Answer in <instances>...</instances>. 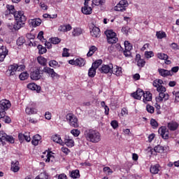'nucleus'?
Segmentation results:
<instances>
[{
	"instance_id": "7",
	"label": "nucleus",
	"mask_w": 179,
	"mask_h": 179,
	"mask_svg": "<svg viewBox=\"0 0 179 179\" xmlns=\"http://www.w3.org/2000/svg\"><path fill=\"white\" fill-rule=\"evenodd\" d=\"M66 120L72 127L77 128L79 127L78 119L73 113H69L66 115Z\"/></svg>"
},
{
	"instance_id": "45",
	"label": "nucleus",
	"mask_w": 179,
	"mask_h": 179,
	"mask_svg": "<svg viewBox=\"0 0 179 179\" xmlns=\"http://www.w3.org/2000/svg\"><path fill=\"white\" fill-rule=\"evenodd\" d=\"M38 53L40 55H43L45 54L47 52V49L45 47H43L42 45L39 44L38 45Z\"/></svg>"
},
{
	"instance_id": "1",
	"label": "nucleus",
	"mask_w": 179,
	"mask_h": 179,
	"mask_svg": "<svg viewBox=\"0 0 179 179\" xmlns=\"http://www.w3.org/2000/svg\"><path fill=\"white\" fill-rule=\"evenodd\" d=\"M43 72L45 73V74H49L50 78H52V79L59 78V75L57 72H55V71H54V69H52L51 67H48V66L43 67V69L42 71L41 66H36L32 69L31 73L29 74L31 79L34 80H41V78L43 75Z\"/></svg>"
},
{
	"instance_id": "41",
	"label": "nucleus",
	"mask_w": 179,
	"mask_h": 179,
	"mask_svg": "<svg viewBox=\"0 0 179 179\" xmlns=\"http://www.w3.org/2000/svg\"><path fill=\"white\" fill-rule=\"evenodd\" d=\"M102 63H103L102 59L96 60L95 62L92 63V68L97 69L102 64Z\"/></svg>"
},
{
	"instance_id": "18",
	"label": "nucleus",
	"mask_w": 179,
	"mask_h": 179,
	"mask_svg": "<svg viewBox=\"0 0 179 179\" xmlns=\"http://www.w3.org/2000/svg\"><path fill=\"white\" fill-rule=\"evenodd\" d=\"M152 100V94L150 91H145V94L143 95V102L148 103Z\"/></svg>"
},
{
	"instance_id": "57",
	"label": "nucleus",
	"mask_w": 179,
	"mask_h": 179,
	"mask_svg": "<svg viewBox=\"0 0 179 179\" xmlns=\"http://www.w3.org/2000/svg\"><path fill=\"white\" fill-rule=\"evenodd\" d=\"M71 134L73 135V136L78 137L80 134V131L78 129H73L71 131Z\"/></svg>"
},
{
	"instance_id": "44",
	"label": "nucleus",
	"mask_w": 179,
	"mask_h": 179,
	"mask_svg": "<svg viewBox=\"0 0 179 179\" xmlns=\"http://www.w3.org/2000/svg\"><path fill=\"white\" fill-rule=\"evenodd\" d=\"M0 120H2V122L10 124L11 122V119L9 116H6V114L4 115H2L1 117H0Z\"/></svg>"
},
{
	"instance_id": "33",
	"label": "nucleus",
	"mask_w": 179,
	"mask_h": 179,
	"mask_svg": "<svg viewBox=\"0 0 179 179\" xmlns=\"http://www.w3.org/2000/svg\"><path fill=\"white\" fill-rule=\"evenodd\" d=\"M41 140V136L39 134L34 135L31 141L32 145L36 146L38 142Z\"/></svg>"
},
{
	"instance_id": "35",
	"label": "nucleus",
	"mask_w": 179,
	"mask_h": 179,
	"mask_svg": "<svg viewBox=\"0 0 179 179\" xmlns=\"http://www.w3.org/2000/svg\"><path fill=\"white\" fill-rule=\"evenodd\" d=\"M96 50H97V48L95 45H92L90 48V50L87 53V57H92Z\"/></svg>"
},
{
	"instance_id": "32",
	"label": "nucleus",
	"mask_w": 179,
	"mask_h": 179,
	"mask_svg": "<svg viewBox=\"0 0 179 179\" xmlns=\"http://www.w3.org/2000/svg\"><path fill=\"white\" fill-rule=\"evenodd\" d=\"M48 66L53 69H58V68L61 67V65L59 64V63L55 59L50 60L48 62Z\"/></svg>"
},
{
	"instance_id": "42",
	"label": "nucleus",
	"mask_w": 179,
	"mask_h": 179,
	"mask_svg": "<svg viewBox=\"0 0 179 179\" xmlns=\"http://www.w3.org/2000/svg\"><path fill=\"white\" fill-rule=\"evenodd\" d=\"M16 43H17V46L23 45L26 43L24 37V36H20V38H18L17 39Z\"/></svg>"
},
{
	"instance_id": "59",
	"label": "nucleus",
	"mask_w": 179,
	"mask_h": 179,
	"mask_svg": "<svg viewBox=\"0 0 179 179\" xmlns=\"http://www.w3.org/2000/svg\"><path fill=\"white\" fill-rule=\"evenodd\" d=\"M26 134H23V133H20L18 134V140L22 143L24 141V137H25Z\"/></svg>"
},
{
	"instance_id": "14",
	"label": "nucleus",
	"mask_w": 179,
	"mask_h": 179,
	"mask_svg": "<svg viewBox=\"0 0 179 179\" xmlns=\"http://www.w3.org/2000/svg\"><path fill=\"white\" fill-rule=\"evenodd\" d=\"M13 15L15 21L26 22L27 17L24 15V11H16Z\"/></svg>"
},
{
	"instance_id": "24",
	"label": "nucleus",
	"mask_w": 179,
	"mask_h": 179,
	"mask_svg": "<svg viewBox=\"0 0 179 179\" xmlns=\"http://www.w3.org/2000/svg\"><path fill=\"white\" fill-rule=\"evenodd\" d=\"M84 32V29L80 27H75L72 31L73 37H78L83 34Z\"/></svg>"
},
{
	"instance_id": "52",
	"label": "nucleus",
	"mask_w": 179,
	"mask_h": 179,
	"mask_svg": "<svg viewBox=\"0 0 179 179\" xmlns=\"http://www.w3.org/2000/svg\"><path fill=\"white\" fill-rule=\"evenodd\" d=\"M48 176L47 175L46 172L41 173L39 175L37 176L35 179H48Z\"/></svg>"
},
{
	"instance_id": "64",
	"label": "nucleus",
	"mask_w": 179,
	"mask_h": 179,
	"mask_svg": "<svg viewBox=\"0 0 179 179\" xmlns=\"http://www.w3.org/2000/svg\"><path fill=\"white\" fill-rule=\"evenodd\" d=\"M173 94L175 95V102H179V91L177 92H173Z\"/></svg>"
},
{
	"instance_id": "8",
	"label": "nucleus",
	"mask_w": 179,
	"mask_h": 179,
	"mask_svg": "<svg viewBox=\"0 0 179 179\" xmlns=\"http://www.w3.org/2000/svg\"><path fill=\"white\" fill-rule=\"evenodd\" d=\"M129 3L127 0H122L114 7L115 11L124 12L126 11Z\"/></svg>"
},
{
	"instance_id": "22",
	"label": "nucleus",
	"mask_w": 179,
	"mask_h": 179,
	"mask_svg": "<svg viewBox=\"0 0 179 179\" xmlns=\"http://www.w3.org/2000/svg\"><path fill=\"white\" fill-rule=\"evenodd\" d=\"M71 30H72V26H71L70 24L60 25L58 29V31L59 32H63V33H66L68 31H70Z\"/></svg>"
},
{
	"instance_id": "37",
	"label": "nucleus",
	"mask_w": 179,
	"mask_h": 179,
	"mask_svg": "<svg viewBox=\"0 0 179 179\" xmlns=\"http://www.w3.org/2000/svg\"><path fill=\"white\" fill-rule=\"evenodd\" d=\"M37 61L41 66H45L47 65V59L42 56L38 57Z\"/></svg>"
},
{
	"instance_id": "20",
	"label": "nucleus",
	"mask_w": 179,
	"mask_h": 179,
	"mask_svg": "<svg viewBox=\"0 0 179 179\" xmlns=\"http://www.w3.org/2000/svg\"><path fill=\"white\" fill-rule=\"evenodd\" d=\"M136 62H137V66L140 68H143L145 64V59L141 58L140 54L136 55Z\"/></svg>"
},
{
	"instance_id": "46",
	"label": "nucleus",
	"mask_w": 179,
	"mask_h": 179,
	"mask_svg": "<svg viewBox=\"0 0 179 179\" xmlns=\"http://www.w3.org/2000/svg\"><path fill=\"white\" fill-rule=\"evenodd\" d=\"M124 50L126 51H131L133 49V45L131 43H129V41H124Z\"/></svg>"
},
{
	"instance_id": "4",
	"label": "nucleus",
	"mask_w": 179,
	"mask_h": 179,
	"mask_svg": "<svg viewBox=\"0 0 179 179\" xmlns=\"http://www.w3.org/2000/svg\"><path fill=\"white\" fill-rule=\"evenodd\" d=\"M105 35L107 37V42L109 44L117 43L118 41V38L117 37V34L112 29H107L104 32Z\"/></svg>"
},
{
	"instance_id": "15",
	"label": "nucleus",
	"mask_w": 179,
	"mask_h": 179,
	"mask_svg": "<svg viewBox=\"0 0 179 179\" xmlns=\"http://www.w3.org/2000/svg\"><path fill=\"white\" fill-rule=\"evenodd\" d=\"M145 92L142 89H137L136 92L131 94V96L135 99L140 100L145 94Z\"/></svg>"
},
{
	"instance_id": "12",
	"label": "nucleus",
	"mask_w": 179,
	"mask_h": 179,
	"mask_svg": "<svg viewBox=\"0 0 179 179\" xmlns=\"http://www.w3.org/2000/svg\"><path fill=\"white\" fill-rule=\"evenodd\" d=\"M85 60L83 58H77L76 59H70L69 64L72 66H78L83 67L85 65Z\"/></svg>"
},
{
	"instance_id": "23",
	"label": "nucleus",
	"mask_w": 179,
	"mask_h": 179,
	"mask_svg": "<svg viewBox=\"0 0 179 179\" xmlns=\"http://www.w3.org/2000/svg\"><path fill=\"white\" fill-rule=\"evenodd\" d=\"M179 127V124L176 122L171 121L167 124V127L169 131H176Z\"/></svg>"
},
{
	"instance_id": "43",
	"label": "nucleus",
	"mask_w": 179,
	"mask_h": 179,
	"mask_svg": "<svg viewBox=\"0 0 179 179\" xmlns=\"http://www.w3.org/2000/svg\"><path fill=\"white\" fill-rule=\"evenodd\" d=\"M6 8L8 11V15H13L16 12L14 6L6 5Z\"/></svg>"
},
{
	"instance_id": "21",
	"label": "nucleus",
	"mask_w": 179,
	"mask_h": 179,
	"mask_svg": "<svg viewBox=\"0 0 179 179\" xmlns=\"http://www.w3.org/2000/svg\"><path fill=\"white\" fill-rule=\"evenodd\" d=\"M91 36L94 38H98L101 36V30L99 27L94 26L91 31Z\"/></svg>"
},
{
	"instance_id": "13",
	"label": "nucleus",
	"mask_w": 179,
	"mask_h": 179,
	"mask_svg": "<svg viewBox=\"0 0 179 179\" xmlns=\"http://www.w3.org/2000/svg\"><path fill=\"white\" fill-rule=\"evenodd\" d=\"M9 50L5 45L0 46V62H3L6 56L8 55Z\"/></svg>"
},
{
	"instance_id": "26",
	"label": "nucleus",
	"mask_w": 179,
	"mask_h": 179,
	"mask_svg": "<svg viewBox=\"0 0 179 179\" xmlns=\"http://www.w3.org/2000/svg\"><path fill=\"white\" fill-rule=\"evenodd\" d=\"M115 75L117 76H122V68L119 67L117 66H115L113 68V72H111V74Z\"/></svg>"
},
{
	"instance_id": "28",
	"label": "nucleus",
	"mask_w": 179,
	"mask_h": 179,
	"mask_svg": "<svg viewBox=\"0 0 179 179\" xmlns=\"http://www.w3.org/2000/svg\"><path fill=\"white\" fill-rule=\"evenodd\" d=\"M27 88L31 90H36L37 92H40L41 90V87L40 86H38L34 83H29L27 85Z\"/></svg>"
},
{
	"instance_id": "5",
	"label": "nucleus",
	"mask_w": 179,
	"mask_h": 179,
	"mask_svg": "<svg viewBox=\"0 0 179 179\" xmlns=\"http://www.w3.org/2000/svg\"><path fill=\"white\" fill-rule=\"evenodd\" d=\"M11 107L10 101L7 99L0 101V117L4 116L6 111L8 110Z\"/></svg>"
},
{
	"instance_id": "17",
	"label": "nucleus",
	"mask_w": 179,
	"mask_h": 179,
	"mask_svg": "<svg viewBox=\"0 0 179 179\" xmlns=\"http://www.w3.org/2000/svg\"><path fill=\"white\" fill-rule=\"evenodd\" d=\"M158 73L162 77V78H166L168 76H172L173 73L171 71L166 70L165 69H158L157 70Z\"/></svg>"
},
{
	"instance_id": "36",
	"label": "nucleus",
	"mask_w": 179,
	"mask_h": 179,
	"mask_svg": "<svg viewBox=\"0 0 179 179\" xmlns=\"http://www.w3.org/2000/svg\"><path fill=\"white\" fill-rule=\"evenodd\" d=\"M38 110L35 108L27 107L26 108V113L29 115L36 114Z\"/></svg>"
},
{
	"instance_id": "58",
	"label": "nucleus",
	"mask_w": 179,
	"mask_h": 179,
	"mask_svg": "<svg viewBox=\"0 0 179 179\" xmlns=\"http://www.w3.org/2000/svg\"><path fill=\"white\" fill-rule=\"evenodd\" d=\"M145 57H146V59H150L154 57V52L152 51H145Z\"/></svg>"
},
{
	"instance_id": "48",
	"label": "nucleus",
	"mask_w": 179,
	"mask_h": 179,
	"mask_svg": "<svg viewBox=\"0 0 179 179\" xmlns=\"http://www.w3.org/2000/svg\"><path fill=\"white\" fill-rule=\"evenodd\" d=\"M156 36L158 39H162L166 37V34L164 31H157Z\"/></svg>"
},
{
	"instance_id": "34",
	"label": "nucleus",
	"mask_w": 179,
	"mask_h": 179,
	"mask_svg": "<svg viewBox=\"0 0 179 179\" xmlns=\"http://www.w3.org/2000/svg\"><path fill=\"white\" fill-rule=\"evenodd\" d=\"M70 177L73 179L79 178L80 177L79 170H74L70 172Z\"/></svg>"
},
{
	"instance_id": "62",
	"label": "nucleus",
	"mask_w": 179,
	"mask_h": 179,
	"mask_svg": "<svg viewBox=\"0 0 179 179\" xmlns=\"http://www.w3.org/2000/svg\"><path fill=\"white\" fill-rule=\"evenodd\" d=\"M129 30V28L128 26H124V27H123L122 29V33L125 34L126 35L128 34Z\"/></svg>"
},
{
	"instance_id": "63",
	"label": "nucleus",
	"mask_w": 179,
	"mask_h": 179,
	"mask_svg": "<svg viewBox=\"0 0 179 179\" xmlns=\"http://www.w3.org/2000/svg\"><path fill=\"white\" fill-rule=\"evenodd\" d=\"M37 38L40 40V41H45V39L43 38V31H40L38 36H37Z\"/></svg>"
},
{
	"instance_id": "3",
	"label": "nucleus",
	"mask_w": 179,
	"mask_h": 179,
	"mask_svg": "<svg viewBox=\"0 0 179 179\" xmlns=\"http://www.w3.org/2000/svg\"><path fill=\"white\" fill-rule=\"evenodd\" d=\"M153 87L157 88V92L159 93V94L156 97V101L157 103H161L164 101H166L169 99V94L165 93L166 91V89L163 85H160L157 80H154L152 83Z\"/></svg>"
},
{
	"instance_id": "60",
	"label": "nucleus",
	"mask_w": 179,
	"mask_h": 179,
	"mask_svg": "<svg viewBox=\"0 0 179 179\" xmlns=\"http://www.w3.org/2000/svg\"><path fill=\"white\" fill-rule=\"evenodd\" d=\"M47 159H45V162H50L51 160V158L53 157L52 155V152H48L47 156H45Z\"/></svg>"
},
{
	"instance_id": "10",
	"label": "nucleus",
	"mask_w": 179,
	"mask_h": 179,
	"mask_svg": "<svg viewBox=\"0 0 179 179\" xmlns=\"http://www.w3.org/2000/svg\"><path fill=\"white\" fill-rule=\"evenodd\" d=\"M158 134L160 135L163 140L169 139V130L165 126H162L158 129Z\"/></svg>"
},
{
	"instance_id": "56",
	"label": "nucleus",
	"mask_w": 179,
	"mask_h": 179,
	"mask_svg": "<svg viewBox=\"0 0 179 179\" xmlns=\"http://www.w3.org/2000/svg\"><path fill=\"white\" fill-rule=\"evenodd\" d=\"M110 127H112L113 129H117L119 127L118 122L116 120H112L110 122Z\"/></svg>"
},
{
	"instance_id": "30",
	"label": "nucleus",
	"mask_w": 179,
	"mask_h": 179,
	"mask_svg": "<svg viewBox=\"0 0 179 179\" xmlns=\"http://www.w3.org/2000/svg\"><path fill=\"white\" fill-rule=\"evenodd\" d=\"M52 140L56 143H58L61 145H64V142L62 139V137L59 135H57V134L53 135L52 137Z\"/></svg>"
},
{
	"instance_id": "11",
	"label": "nucleus",
	"mask_w": 179,
	"mask_h": 179,
	"mask_svg": "<svg viewBox=\"0 0 179 179\" xmlns=\"http://www.w3.org/2000/svg\"><path fill=\"white\" fill-rule=\"evenodd\" d=\"M113 64H103L101 68H99V72L104 74H108V73L111 74V72H113Z\"/></svg>"
},
{
	"instance_id": "27",
	"label": "nucleus",
	"mask_w": 179,
	"mask_h": 179,
	"mask_svg": "<svg viewBox=\"0 0 179 179\" xmlns=\"http://www.w3.org/2000/svg\"><path fill=\"white\" fill-rule=\"evenodd\" d=\"M116 47L118 48L120 52L123 51V54H124V57H131V52L130 50H124V49L122 48L120 43H117Z\"/></svg>"
},
{
	"instance_id": "61",
	"label": "nucleus",
	"mask_w": 179,
	"mask_h": 179,
	"mask_svg": "<svg viewBox=\"0 0 179 179\" xmlns=\"http://www.w3.org/2000/svg\"><path fill=\"white\" fill-rule=\"evenodd\" d=\"M129 111L128 109L127 108H123L122 109V117H125L127 115H128Z\"/></svg>"
},
{
	"instance_id": "49",
	"label": "nucleus",
	"mask_w": 179,
	"mask_h": 179,
	"mask_svg": "<svg viewBox=\"0 0 179 179\" xmlns=\"http://www.w3.org/2000/svg\"><path fill=\"white\" fill-rule=\"evenodd\" d=\"M150 124L153 129H157L159 127V123L155 119H151Z\"/></svg>"
},
{
	"instance_id": "50",
	"label": "nucleus",
	"mask_w": 179,
	"mask_h": 179,
	"mask_svg": "<svg viewBox=\"0 0 179 179\" xmlns=\"http://www.w3.org/2000/svg\"><path fill=\"white\" fill-rule=\"evenodd\" d=\"M157 58L161 60H166L169 59V56L165 53H157Z\"/></svg>"
},
{
	"instance_id": "40",
	"label": "nucleus",
	"mask_w": 179,
	"mask_h": 179,
	"mask_svg": "<svg viewBox=\"0 0 179 179\" xmlns=\"http://www.w3.org/2000/svg\"><path fill=\"white\" fill-rule=\"evenodd\" d=\"M154 150L157 153L163 154L164 152L165 148L158 145L157 146L155 147Z\"/></svg>"
},
{
	"instance_id": "16",
	"label": "nucleus",
	"mask_w": 179,
	"mask_h": 179,
	"mask_svg": "<svg viewBox=\"0 0 179 179\" xmlns=\"http://www.w3.org/2000/svg\"><path fill=\"white\" fill-rule=\"evenodd\" d=\"M41 23H42V20L41 18H34L29 20V26L32 27L33 28H36L37 27H40Z\"/></svg>"
},
{
	"instance_id": "53",
	"label": "nucleus",
	"mask_w": 179,
	"mask_h": 179,
	"mask_svg": "<svg viewBox=\"0 0 179 179\" xmlns=\"http://www.w3.org/2000/svg\"><path fill=\"white\" fill-rule=\"evenodd\" d=\"M146 110L148 113L153 114L155 113V108L151 105H146Z\"/></svg>"
},
{
	"instance_id": "6",
	"label": "nucleus",
	"mask_w": 179,
	"mask_h": 179,
	"mask_svg": "<svg viewBox=\"0 0 179 179\" xmlns=\"http://www.w3.org/2000/svg\"><path fill=\"white\" fill-rule=\"evenodd\" d=\"M6 142L13 144L15 143V138L13 136H8L3 131H0V144L6 145Z\"/></svg>"
},
{
	"instance_id": "9",
	"label": "nucleus",
	"mask_w": 179,
	"mask_h": 179,
	"mask_svg": "<svg viewBox=\"0 0 179 179\" xmlns=\"http://www.w3.org/2000/svg\"><path fill=\"white\" fill-rule=\"evenodd\" d=\"M17 71H18V64L13 63L8 66L6 75L8 77L14 76Z\"/></svg>"
},
{
	"instance_id": "25",
	"label": "nucleus",
	"mask_w": 179,
	"mask_h": 179,
	"mask_svg": "<svg viewBox=\"0 0 179 179\" xmlns=\"http://www.w3.org/2000/svg\"><path fill=\"white\" fill-rule=\"evenodd\" d=\"M64 145L66 144V145L69 148H73L74 146V141L73 138H71L69 136H66L64 138Z\"/></svg>"
},
{
	"instance_id": "54",
	"label": "nucleus",
	"mask_w": 179,
	"mask_h": 179,
	"mask_svg": "<svg viewBox=\"0 0 179 179\" xmlns=\"http://www.w3.org/2000/svg\"><path fill=\"white\" fill-rule=\"evenodd\" d=\"M62 41V39L58 38L57 37H54L50 38V43H52L54 45H57L60 43Z\"/></svg>"
},
{
	"instance_id": "19",
	"label": "nucleus",
	"mask_w": 179,
	"mask_h": 179,
	"mask_svg": "<svg viewBox=\"0 0 179 179\" xmlns=\"http://www.w3.org/2000/svg\"><path fill=\"white\" fill-rule=\"evenodd\" d=\"M20 165V162L19 161H12L11 162V171L13 172V173H17L20 169V167L19 166Z\"/></svg>"
},
{
	"instance_id": "29",
	"label": "nucleus",
	"mask_w": 179,
	"mask_h": 179,
	"mask_svg": "<svg viewBox=\"0 0 179 179\" xmlns=\"http://www.w3.org/2000/svg\"><path fill=\"white\" fill-rule=\"evenodd\" d=\"M81 11L83 15H92L93 9L90 6H83L81 8Z\"/></svg>"
},
{
	"instance_id": "39",
	"label": "nucleus",
	"mask_w": 179,
	"mask_h": 179,
	"mask_svg": "<svg viewBox=\"0 0 179 179\" xmlns=\"http://www.w3.org/2000/svg\"><path fill=\"white\" fill-rule=\"evenodd\" d=\"M159 171V165H153L150 167V173L153 174H157Z\"/></svg>"
},
{
	"instance_id": "2",
	"label": "nucleus",
	"mask_w": 179,
	"mask_h": 179,
	"mask_svg": "<svg viewBox=\"0 0 179 179\" xmlns=\"http://www.w3.org/2000/svg\"><path fill=\"white\" fill-rule=\"evenodd\" d=\"M84 136L88 142L92 143H99L101 141V133L94 129H87L85 131Z\"/></svg>"
},
{
	"instance_id": "31",
	"label": "nucleus",
	"mask_w": 179,
	"mask_h": 179,
	"mask_svg": "<svg viewBox=\"0 0 179 179\" xmlns=\"http://www.w3.org/2000/svg\"><path fill=\"white\" fill-rule=\"evenodd\" d=\"M15 25H13V29L15 31H18L22 27H24L25 24V21H15Z\"/></svg>"
},
{
	"instance_id": "55",
	"label": "nucleus",
	"mask_w": 179,
	"mask_h": 179,
	"mask_svg": "<svg viewBox=\"0 0 179 179\" xmlns=\"http://www.w3.org/2000/svg\"><path fill=\"white\" fill-rule=\"evenodd\" d=\"M103 171L104 173H106L108 176H110V174L113 173L112 169L108 166L103 167Z\"/></svg>"
},
{
	"instance_id": "38",
	"label": "nucleus",
	"mask_w": 179,
	"mask_h": 179,
	"mask_svg": "<svg viewBox=\"0 0 179 179\" xmlns=\"http://www.w3.org/2000/svg\"><path fill=\"white\" fill-rule=\"evenodd\" d=\"M96 69L94 67L90 68V70H88V77L91 78H94L96 73Z\"/></svg>"
},
{
	"instance_id": "47",
	"label": "nucleus",
	"mask_w": 179,
	"mask_h": 179,
	"mask_svg": "<svg viewBox=\"0 0 179 179\" xmlns=\"http://www.w3.org/2000/svg\"><path fill=\"white\" fill-rule=\"evenodd\" d=\"M29 77V74L27 72H22L20 75V80H27Z\"/></svg>"
},
{
	"instance_id": "51",
	"label": "nucleus",
	"mask_w": 179,
	"mask_h": 179,
	"mask_svg": "<svg viewBox=\"0 0 179 179\" xmlns=\"http://www.w3.org/2000/svg\"><path fill=\"white\" fill-rule=\"evenodd\" d=\"M92 3L96 6H103L106 3V0H92Z\"/></svg>"
}]
</instances>
